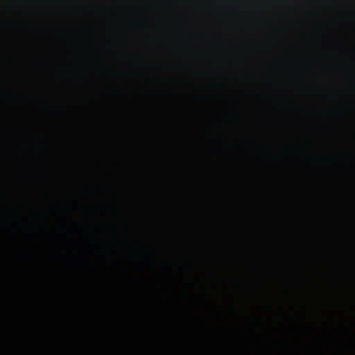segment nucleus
Segmentation results:
<instances>
[{
  "label": "nucleus",
  "mask_w": 355,
  "mask_h": 355,
  "mask_svg": "<svg viewBox=\"0 0 355 355\" xmlns=\"http://www.w3.org/2000/svg\"><path fill=\"white\" fill-rule=\"evenodd\" d=\"M85 263H86V264H87V263H88L87 260H85Z\"/></svg>",
  "instance_id": "f257e3e1"
}]
</instances>
